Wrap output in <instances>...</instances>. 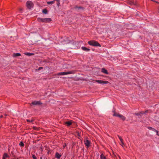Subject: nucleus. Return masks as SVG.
Masks as SVG:
<instances>
[{
    "mask_svg": "<svg viewBox=\"0 0 159 159\" xmlns=\"http://www.w3.org/2000/svg\"><path fill=\"white\" fill-rule=\"evenodd\" d=\"M84 143L87 148L89 147L90 144V141L88 139H85L84 141Z\"/></svg>",
    "mask_w": 159,
    "mask_h": 159,
    "instance_id": "39448f33",
    "label": "nucleus"
},
{
    "mask_svg": "<svg viewBox=\"0 0 159 159\" xmlns=\"http://www.w3.org/2000/svg\"><path fill=\"white\" fill-rule=\"evenodd\" d=\"M33 121H34V120H33V119H32V120H30L29 119H27L26 120V121L27 122H31V123L33 122Z\"/></svg>",
    "mask_w": 159,
    "mask_h": 159,
    "instance_id": "a878e982",
    "label": "nucleus"
},
{
    "mask_svg": "<svg viewBox=\"0 0 159 159\" xmlns=\"http://www.w3.org/2000/svg\"><path fill=\"white\" fill-rule=\"evenodd\" d=\"M57 2V5L58 6H59V5L60 4V1H58V2Z\"/></svg>",
    "mask_w": 159,
    "mask_h": 159,
    "instance_id": "7c9ffc66",
    "label": "nucleus"
},
{
    "mask_svg": "<svg viewBox=\"0 0 159 159\" xmlns=\"http://www.w3.org/2000/svg\"><path fill=\"white\" fill-rule=\"evenodd\" d=\"M54 3L53 1L47 2V3L48 4H52Z\"/></svg>",
    "mask_w": 159,
    "mask_h": 159,
    "instance_id": "aec40b11",
    "label": "nucleus"
},
{
    "mask_svg": "<svg viewBox=\"0 0 159 159\" xmlns=\"http://www.w3.org/2000/svg\"><path fill=\"white\" fill-rule=\"evenodd\" d=\"M103 159H107L106 157H105L104 158H103Z\"/></svg>",
    "mask_w": 159,
    "mask_h": 159,
    "instance_id": "79ce46f5",
    "label": "nucleus"
},
{
    "mask_svg": "<svg viewBox=\"0 0 159 159\" xmlns=\"http://www.w3.org/2000/svg\"><path fill=\"white\" fill-rule=\"evenodd\" d=\"M32 157L33 159H37V157L34 154H33L32 155Z\"/></svg>",
    "mask_w": 159,
    "mask_h": 159,
    "instance_id": "bb28decb",
    "label": "nucleus"
},
{
    "mask_svg": "<svg viewBox=\"0 0 159 159\" xmlns=\"http://www.w3.org/2000/svg\"><path fill=\"white\" fill-rule=\"evenodd\" d=\"M2 116H0V118H2Z\"/></svg>",
    "mask_w": 159,
    "mask_h": 159,
    "instance_id": "a19ab883",
    "label": "nucleus"
},
{
    "mask_svg": "<svg viewBox=\"0 0 159 159\" xmlns=\"http://www.w3.org/2000/svg\"><path fill=\"white\" fill-rule=\"evenodd\" d=\"M24 54L25 55L28 56H31L34 54V53H29V52H25V53H24Z\"/></svg>",
    "mask_w": 159,
    "mask_h": 159,
    "instance_id": "dca6fc26",
    "label": "nucleus"
},
{
    "mask_svg": "<svg viewBox=\"0 0 159 159\" xmlns=\"http://www.w3.org/2000/svg\"><path fill=\"white\" fill-rule=\"evenodd\" d=\"M156 130V129H155L153 128L152 129V130L153 131H155Z\"/></svg>",
    "mask_w": 159,
    "mask_h": 159,
    "instance_id": "72a5a7b5",
    "label": "nucleus"
},
{
    "mask_svg": "<svg viewBox=\"0 0 159 159\" xmlns=\"http://www.w3.org/2000/svg\"><path fill=\"white\" fill-rule=\"evenodd\" d=\"M88 43L91 46L99 47H101V45L98 42L94 40L89 41Z\"/></svg>",
    "mask_w": 159,
    "mask_h": 159,
    "instance_id": "f257e3e1",
    "label": "nucleus"
},
{
    "mask_svg": "<svg viewBox=\"0 0 159 159\" xmlns=\"http://www.w3.org/2000/svg\"><path fill=\"white\" fill-rule=\"evenodd\" d=\"M55 157L57 159H59L61 157V155L58 152H56L55 155Z\"/></svg>",
    "mask_w": 159,
    "mask_h": 159,
    "instance_id": "f8f14e48",
    "label": "nucleus"
},
{
    "mask_svg": "<svg viewBox=\"0 0 159 159\" xmlns=\"http://www.w3.org/2000/svg\"><path fill=\"white\" fill-rule=\"evenodd\" d=\"M78 9H81V8H82V7H78Z\"/></svg>",
    "mask_w": 159,
    "mask_h": 159,
    "instance_id": "4c0bfd02",
    "label": "nucleus"
},
{
    "mask_svg": "<svg viewBox=\"0 0 159 159\" xmlns=\"http://www.w3.org/2000/svg\"><path fill=\"white\" fill-rule=\"evenodd\" d=\"M64 40V44H67L70 42V40L68 39V38H65V39H63Z\"/></svg>",
    "mask_w": 159,
    "mask_h": 159,
    "instance_id": "1a4fd4ad",
    "label": "nucleus"
},
{
    "mask_svg": "<svg viewBox=\"0 0 159 159\" xmlns=\"http://www.w3.org/2000/svg\"><path fill=\"white\" fill-rule=\"evenodd\" d=\"M21 55L20 54L18 53H17L14 54V56L15 57L19 56Z\"/></svg>",
    "mask_w": 159,
    "mask_h": 159,
    "instance_id": "5701e85b",
    "label": "nucleus"
},
{
    "mask_svg": "<svg viewBox=\"0 0 159 159\" xmlns=\"http://www.w3.org/2000/svg\"><path fill=\"white\" fill-rule=\"evenodd\" d=\"M157 135L158 136H159V134H158V133H157Z\"/></svg>",
    "mask_w": 159,
    "mask_h": 159,
    "instance_id": "ea45409f",
    "label": "nucleus"
},
{
    "mask_svg": "<svg viewBox=\"0 0 159 159\" xmlns=\"http://www.w3.org/2000/svg\"><path fill=\"white\" fill-rule=\"evenodd\" d=\"M37 20L38 22H44V18H38L37 19Z\"/></svg>",
    "mask_w": 159,
    "mask_h": 159,
    "instance_id": "2eb2a0df",
    "label": "nucleus"
},
{
    "mask_svg": "<svg viewBox=\"0 0 159 159\" xmlns=\"http://www.w3.org/2000/svg\"><path fill=\"white\" fill-rule=\"evenodd\" d=\"M54 2L55 1H57V2L59 1V0H53Z\"/></svg>",
    "mask_w": 159,
    "mask_h": 159,
    "instance_id": "f704fd0d",
    "label": "nucleus"
},
{
    "mask_svg": "<svg viewBox=\"0 0 159 159\" xmlns=\"http://www.w3.org/2000/svg\"><path fill=\"white\" fill-rule=\"evenodd\" d=\"M95 81L97 82L98 83L103 84H107L109 83L108 81H103L99 80H95Z\"/></svg>",
    "mask_w": 159,
    "mask_h": 159,
    "instance_id": "20e7f679",
    "label": "nucleus"
},
{
    "mask_svg": "<svg viewBox=\"0 0 159 159\" xmlns=\"http://www.w3.org/2000/svg\"><path fill=\"white\" fill-rule=\"evenodd\" d=\"M42 157H40V159H42Z\"/></svg>",
    "mask_w": 159,
    "mask_h": 159,
    "instance_id": "37998d69",
    "label": "nucleus"
},
{
    "mask_svg": "<svg viewBox=\"0 0 159 159\" xmlns=\"http://www.w3.org/2000/svg\"><path fill=\"white\" fill-rule=\"evenodd\" d=\"M102 72L106 74H108L107 70L105 68H103L102 69Z\"/></svg>",
    "mask_w": 159,
    "mask_h": 159,
    "instance_id": "ddd939ff",
    "label": "nucleus"
},
{
    "mask_svg": "<svg viewBox=\"0 0 159 159\" xmlns=\"http://www.w3.org/2000/svg\"><path fill=\"white\" fill-rule=\"evenodd\" d=\"M155 132H156L157 133V134L158 133V131L156 129L155 131Z\"/></svg>",
    "mask_w": 159,
    "mask_h": 159,
    "instance_id": "473e14b6",
    "label": "nucleus"
},
{
    "mask_svg": "<svg viewBox=\"0 0 159 159\" xmlns=\"http://www.w3.org/2000/svg\"><path fill=\"white\" fill-rule=\"evenodd\" d=\"M148 128L149 130H152V129H153V128H152V127H148Z\"/></svg>",
    "mask_w": 159,
    "mask_h": 159,
    "instance_id": "c85d7f7f",
    "label": "nucleus"
},
{
    "mask_svg": "<svg viewBox=\"0 0 159 159\" xmlns=\"http://www.w3.org/2000/svg\"><path fill=\"white\" fill-rule=\"evenodd\" d=\"M128 3L130 5H134V1H128Z\"/></svg>",
    "mask_w": 159,
    "mask_h": 159,
    "instance_id": "4be33fe9",
    "label": "nucleus"
},
{
    "mask_svg": "<svg viewBox=\"0 0 159 159\" xmlns=\"http://www.w3.org/2000/svg\"><path fill=\"white\" fill-rule=\"evenodd\" d=\"M118 117L120 118L121 119L123 120H125L126 119L125 117L122 115L119 114V115H118Z\"/></svg>",
    "mask_w": 159,
    "mask_h": 159,
    "instance_id": "9b49d317",
    "label": "nucleus"
},
{
    "mask_svg": "<svg viewBox=\"0 0 159 159\" xmlns=\"http://www.w3.org/2000/svg\"><path fill=\"white\" fill-rule=\"evenodd\" d=\"M26 6L28 9H31L33 7V4L32 2L28 1L26 3Z\"/></svg>",
    "mask_w": 159,
    "mask_h": 159,
    "instance_id": "7ed1b4c3",
    "label": "nucleus"
},
{
    "mask_svg": "<svg viewBox=\"0 0 159 159\" xmlns=\"http://www.w3.org/2000/svg\"><path fill=\"white\" fill-rule=\"evenodd\" d=\"M11 159H19L18 158L15 157V158H13Z\"/></svg>",
    "mask_w": 159,
    "mask_h": 159,
    "instance_id": "c9c22d12",
    "label": "nucleus"
},
{
    "mask_svg": "<svg viewBox=\"0 0 159 159\" xmlns=\"http://www.w3.org/2000/svg\"><path fill=\"white\" fill-rule=\"evenodd\" d=\"M31 104L33 105H40L42 104L39 101H34Z\"/></svg>",
    "mask_w": 159,
    "mask_h": 159,
    "instance_id": "423d86ee",
    "label": "nucleus"
},
{
    "mask_svg": "<svg viewBox=\"0 0 159 159\" xmlns=\"http://www.w3.org/2000/svg\"><path fill=\"white\" fill-rule=\"evenodd\" d=\"M43 67H39L38 69V70H40L41 69H43Z\"/></svg>",
    "mask_w": 159,
    "mask_h": 159,
    "instance_id": "c756f323",
    "label": "nucleus"
},
{
    "mask_svg": "<svg viewBox=\"0 0 159 159\" xmlns=\"http://www.w3.org/2000/svg\"><path fill=\"white\" fill-rule=\"evenodd\" d=\"M105 157V156L103 153H102L100 155V158L101 159H103Z\"/></svg>",
    "mask_w": 159,
    "mask_h": 159,
    "instance_id": "a211bd4d",
    "label": "nucleus"
},
{
    "mask_svg": "<svg viewBox=\"0 0 159 159\" xmlns=\"http://www.w3.org/2000/svg\"><path fill=\"white\" fill-rule=\"evenodd\" d=\"M145 113L143 112H140V113H135V115L136 116H139L141 115V114H143Z\"/></svg>",
    "mask_w": 159,
    "mask_h": 159,
    "instance_id": "6ab92c4d",
    "label": "nucleus"
},
{
    "mask_svg": "<svg viewBox=\"0 0 159 159\" xmlns=\"http://www.w3.org/2000/svg\"><path fill=\"white\" fill-rule=\"evenodd\" d=\"M19 145L23 147L24 146V144L22 142H20L19 143Z\"/></svg>",
    "mask_w": 159,
    "mask_h": 159,
    "instance_id": "393cba45",
    "label": "nucleus"
},
{
    "mask_svg": "<svg viewBox=\"0 0 159 159\" xmlns=\"http://www.w3.org/2000/svg\"><path fill=\"white\" fill-rule=\"evenodd\" d=\"M75 72V70H72L66 72H61L58 73V75H64L70 74H74Z\"/></svg>",
    "mask_w": 159,
    "mask_h": 159,
    "instance_id": "f03ea898",
    "label": "nucleus"
},
{
    "mask_svg": "<svg viewBox=\"0 0 159 159\" xmlns=\"http://www.w3.org/2000/svg\"><path fill=\"white\" fill-rule=\"evenodd\" d=\"M62 40H63V39L62 38H61V42H62Z\"/></svg>",
    "mask_w": 159,
    "mask_h": 159,
    "instance_id": "58836bf2",
    "label": "nucleus"
},
{
    "mask_svg": "<svg viewBox=\"0 0 159 159\" xmlns=\"http://www.w3.org/2000/svg\"><path fill=\"white\" fill-rule=\"evenodd\" d=\"M51 21V19L50 18H44V22H50Z\"/></svg>",
    "mask_w": 159,
    "mask_h": 159,
    "instance_id": "6e6552de",
    "label": "nucleus"
},
{
    "mask_svg": "<svg viewBox=\"0 0 159 159\" xmlns=\"http://www.w3.org/2000/svg\"><path fill=\"white\" fill-rule=\"evenodd\" d=\"M72 122L71 121H67L65 122V124L67 126H69L72 124Z\"/></svg>",
    "mask_w": 159,
    "mask_h": 159,
    "instance_id": "4468645a",
    "label": "nucleus"
},
{
    "mask_svg": "<svg viewBox=\"0 0 159 159\" xmlns=\"http://www.w3.org/2000/svg\"><path fill=\"white\" fill-rule=\"evenodd\" d=\"M113 112H114V114H113V116H116L118 117V115H119V114L116 113L114 111H113Z\"/></svg>",
    "mask_w": 159,
    "mask_h": 159,
    "instance_id": "b1692460",
    "label": "nucleus"
},
{
    "mask_svg": "<svg viewBox=\"0 0 159 159\" xmlns=\"http://www.w3.org/2000/svg\"><path fill=\"white\" fill-rule=\"evenodd\" d=\"M2 159H6L5 158H2Z\"/></svg>",
    "mask_w": 159,
    "mask_h": 159,
    "instance_id": "c03bdc74",
    "label": "nucleus"
},
{
    "mask_svg": "<svg viewBox=\"0 0 159 159\" xmlns=\"http://www.w3.org/2000/svg\"><path fill=\"white\" fill-rule=\"evenodd\" d=\"M45 14H47L48 12V11L47 9H44L42 11Z\"/></svg>",
    "mask_w": 159,
    "mask_h": 159,
    "instance_id": "412c9836",
    "label": "nucleus"
},
{
    "mask_svg": "<svg viewBox=\"0 0 159 159\" xmlns=\"http://www.w3.org/2000/svg\"><path fill=\"white\" fill-rule=\"evenodd\" d=\"M66 143H64L63 145V148H64L66 146Z\"/></svg>",
    "mask_w": 159,
    "mask_h": 159,
    "instance_id": "cd10ccee",
    "label": "nucleus"
},
{
    "mask_svg": "<svg viewBox=\"0 0 159 159\" xmlns=\"http://www.w3.org/2000/svg\"><path fill=\"white\" fill-rule=\"evenodd\" d=\"M118 137L120 141V145L123 147L125 146V144L123 142V139L122 138L121 136L119 135H118Z\"/></svg>",
    "mask_w": 159,
    "mask_h": 159,
    "instance_id": "0eeeda50",
    "label": "nucleus"
},
{
    "mask_svg": "<svg viewBox=\"0 0 159 159\" xmlns=\"http://www.w3.org/2000/svg\"><path fill=\"white\" fill-rule=\"evenodd\" d=\"M33 128H34V129H36V128L35 127H33Z\"/></svg>",
    "mask_w": 159,
    "mask_h": 159,
    "instance_id": "e433bc0d",
    "label": "nucleus"
},
{
    "mask_svg": "<svg viewBox=\"0 0 159 159\" xmlns=\"http://www.w3.org/2000/svg\"><path fill=\"white\" fill-rule=\"evenodd\" d=\"M81 48L83 50L86 52H89L90 50V49L84 46L82 47Z\"/></svg>",
    "mask_w": 159,
    "mask_h": 159,
    "instance_id": "9d476101",
    "label": "nucleus"
},
{
    "mask_svg": "<svg viewBox=\"0 0 159 159\" xmlns=\"http://www.w3.org/2000/svg\"><path fill=\"white\" fill-rule=\"evenodd\" d=\"M8 157V156L7 154L4 153L3 156L2 158L6 159V158H7Z\"/></svg>",
    "mask_w": 159,
    "mask_h": 159,
    "instance_id": "f3484780",
    "label": "nucleus"
},
{
    "mask_svg": "<svg viewBox=\"0 0 159 159\" xmlns=\"http://www.w3.org/2000/svg\"><path fill=\"white\" fill-rule=\"evenodd\" d=\"M40 149H41L42 150V151H43V147H42L41 146V147H40Z\"/></svg>",
    "mask_w": 159,
    "mask_h": 159,
    "instance_id": "2f4dec72",
    "label": "nucleus"
}]
</instances>
